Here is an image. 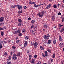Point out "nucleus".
Listing matches in <instances>:
<instances>
[{
    "instance_id": "16",
    "label": "nucleus",
    "mask_w": 64,
    "mask_h": 64,
    "mask_svg": "<svg viewBox=\"0 0 64 64\" xmlns=\"http://www.w3.org/2000/svg\"><path fill=\"white\" fill-rule=\"evenodd\" d=\"M16 5H15L13 6H12L11 7V8H12V9H13V8H15L16 7Z\"/></svg>"
},
{
    "instance_id": "24",
    "label": "nucleus",
    "mask_w": 64,
    "mask_h": 64,
    "mask_svg": "<svg viewBox=\"0 0 64 64\" xmlns=\"http://www.w3.org/2000/svg\"><path fill=\"white\" fill-rule=\"evenodd\" d=\"M3 34H4V32H1V34L2 36H3Z\"/></svg>"
},
{
    "instance_id": "3",
    "label": "nucleus",
    "mask_w": 64,
    "mask_h": 64,
    "mask_svg": "<svg viewBox=\"0 0 64 64\" xmlns=\"http://www.w3.org/2000/svg\"><path fill=\"white\" fill-rule=\"evenodd\" d=\"M49 37H50V35L48 34L47 35H45L44 36V38L46 39H48Z\"/></svg>"
},
{
    "instance_id": "32",
    "label": "nucleus",
    "mask_w": 64,
    "mask_h": 64,
    "mask_svg": "<svg viewBox=\"0 0 64 64\" xmlns=\"http://www.w3.org/2000/svg\"><path fill=\"white\" fill-rule=\"evenodd\" d=\"M47 51H48L49 53H50L51 52V50L50 49H48L47 50Z\"/></svg>"
},
{
    "instance_id": "40",
    "label": "nucleus",
    "mask_w": 64,
    "mask_h": 64,
    "mask_svg": "<svg viewBox=\"0 0 64 64\" xmlns=\"http://www.w3.org/2000/svg\"><path fill=\"white\" fill-rule=\"evenodd\" d=\"M2 41L0 42V45H2Z\"/></svg>"
},
{
    "instance_id": "51",
    "label": "nucleus",
    "mask_w": 64,
    "mask_h": 64,
    "mask_svg": "<svg viewBox=\"0 0 64 64\" xmlns=\"http://www.w3.org/2000/svg\"><path fill=\"white\" fill-rule=\"evenodd\" d=\"M50 61L51 62H53V59H52Z\"/></svg>"
},
{
    "instance_id": "35",
    "label": "nucleus",
    "mask_w": 64,
    "mask_h": 64,
    "mask_svg": "<svg viewBox=\"0 0 64 64\" xmlns=\"http://www.w3.org/2000/svg\"><path fill=\"white\" fill-rule=\"evenodd\" d=\"M34 26L32 25L31 26V27L32 28H34Z\"/></svg>"
},
{
    "instance_id": "2",
    "label": "nucleus",
    "mask_w": 64,
    "mask_h": 64,
    "mask_svg": "<svg viewBox=\"0 0 64 64\" xmlns=\"http://www.w3.org/2000/svg\"><path fill=\"white\" fill-rule=\"evenodd\" d=\"M44 53L45 55L43 53H42V57H45V56L46 57H47V56H48V54L47 53V51H46L44 52Z\"/></svg>"
},
{
    "instance_id": "62",
    "label": "nucleus",
    "mask_w": 64,
    "mask_h": 64,
    "mask_svg": "<svg viewBox=\"0 0 64 64\" xmlns=\"http://www.w3.org/2000/svg\"><path fill=\"white\" fill-rule=\"evenodd\" d=\"M16 38V39H18V38L17 37Z\"/></svg>"
},
{
    "instance_id": "11",
    "label": "nucleus",
    "mask_w": 64,
    "mask_h": 64,
    "mask_svg": "<svg viewBox=\"0 0 64 64\" xmlns=\"http://www.w3.org/2000/svg\"><path fill=\"white\" fill-rule=\"evenodd\" d=\"M56 43V40H54L53 42V44H55Z\"/></svg>"
},
{
    "instance_id": "27",
    "label": "nucleus",
    "mask_w": 64,
    "mask_h": 64,
    "mask_svg": "<svg viewBox=\"0 0 64 64\" xmlns=\"http://www.w3.org/2000/svg\"><path fill=\"white\" fill-rule=\"evenodd\" d=\"M12 49H15L16 48V47L14 46H13L12 47Z\"/></svg>"
},
{
    "instance_id": "44",
    "label": "nucleus",
    "mask_w": 64,
    "mask_h": 64,
    "mask_svg": "<svg viewBox=\"0 0 64 64\" xmlns=\"http://www.w3.org/2000/svg\"><path fill=\"white\" fill-rule=\"evenodd\" d=\"M24 9H27V8L26 7V6H25L24 7Z\"/></svg>"
},
{
    "instance_id": "13",
    "label": "nucleus",
    "mask_w": 64,
    "mask_h": 64,
    "mask_svg": "<svg viewBox=\"0 0 64 64\" xmlns=\"http://www.w3.org/2000/svg\"><path fill=\"white\" fill-rule=\"evenodd\" d=\"M26 32V30L25 29H23L22 30V33H25Z\"/></svg>"
},
{
    "instance_id": "10",
    "label": "nucleus",
    "mask_w": 64,
    "mask_h": 64,
    "mask_svg": "<svg viewBox=\"0 0 64 64\" xmlns=\"http://www.w3.org/2000/svg\"><path fill=\"white\" fill-rule=\"evenodd\" d=\"M4 18L3 17H1L0 18V22H2L3 21Z\"/></svg>"
},
{
    "instance_id": "25",
    "label": "nucleus",
    "mask_w": 64,
    "mask_h": 64,
    "mask_svg": "<svg viewBox=\"0 0 64 64\" xmlns=\"http://www.w3.org/2000/svg\"><path fill=\"white\" fill-rule=\"evenodd\" d=\"M51 41L50 40H48V44H50L51 43Z\"/></svg>"
},
{
    "instance_id": "41",
    "label": "nucleus",
    "mask_w": 64,
    "mask_h": 64,
    "mask_svg": "<svg viewBox=\"0 0 64 64\" xmlns=\"http://www.w3.org/2000/svg\"><path fill=\"white\" fill-rule=\"evenodd\" d=\"M19 36H22V34L21 33H20L19 34Z\"/></svg>"
},
{
    "instance_id": "48",
    "label": "nucleus",
    "mask_w": 64,
    "mask_h": 64,
    "mask_svg": "<svg viewBox=\"0 0 64 64\" xmlns=\"http://www.w3.org/2000/svg\"><path fill=\"white\" fill-rule=\"evenodd\" d=\"M29 3L30 4H32V2L31 1L29 2Z\"/></svg>"
},
{
    "instance_id": "54",
    "label": "nucleus",
    "mask_w": 64,
    "mask_h": 64,
    "mask_svg": "<svg viewBox=\"0 0 64 64\" xmlns=\"http://www.w3.org/2000/svg\"><path fill=\"white\" fill-rule=\"evenodd\" d=\"M6 26H4V29H6Z\"/></svg>"
},
{
    "instance_id": "37",
    "label": "nucleus",
    "mask_w": 64,
    "mask_h": 64,
    "mask_svg": "<svg viewBox=\"0 0 64 64\" xmlns=\"http://www.w3.org/2000/svg\"><path fill=\"white\" fill-rule=\"evenodd\" d=\"M12 63L10 62H8L7 64H11Z\"/></svg>"
},
{
    "instance_id": "60",
    "label": "nucleus",
    "mask_w": 64,
    "mask_h": 64,
    "mask_svg": "<svg viewBox=\"0 0 64 64\" xmlns=\"http://www.w3.org/2000/svg\"><path fill=\"white\" fill-rule=\"evenodd\" d=\"M4 43H6V44L7 43V42H4Z\"/></svg>"
},
{
    "instance_id": "49",
    "label": "nucleus",
    "mask_w": 64,
    "mask_h": 64,
    "mask_svg": "<svg viewBox=\"0 0 64 64\" xmlns=\"http://www.w3.org/2000/svg\"><path fill=\"white\" fill-rule=\"evenodd\" d=\"M37 55H35L34 56V58H37Z\"/></svg>"
},
{
    "instance_id": "36",
    "label": "nucleus",
    "mask_w": 64,
    "mask_h": 64,
    "mask_svg": "<svg viewBox=\"0 0 64 64\" xmlns=\"http://www.w3.org/2000/svg\"><path fill=\"white\" fill-rule=\"evenodd\" d=\"M28 43V42L26 41H25V42L24 43V44H27V43Z\"/></svg>"
},
{
    "instance_id": "26",
    "label": "nucleus",
    "mask_w": 64,
    "mask_h": 64,
    "mask_svg": "<svg viewBox=\"0 0 64 64\" xmlns=\"http://www.w3.org/2000/svg\"><path fill=\"white\" fill-rule=\"evenodd\" d=\"M54 8H57V6H56V5L54 4Z\"/></svg>"
},
{
    "instance_id": "18",
    "label": "nucleus",
    "mask_w": 64,
    "mask_h": 64,
    "mask_svg": "<svg viewBox=\"0 0 64 64\" xmlns=\"http://www.w3.org/2000/svg\"><path fill=\"white\" fill-rule=\"evenodd\" d=\"M63 31H64V28H62L61 30L60 31V32H63Z\"/></svg>"
},
{
    "instance_id": "63",
    "label": "nucleus",
    "mask_w": 64,
    "mask_h": 64,
    "mask_svg": "<svg viewBox=\"0 0 64 64\" xmlns=\"http://www.w3.org/2000/svg\"><path fill=\"white\" fill-rule=\"evenodd\" d=\"M21 45H22V44H19V46H21Z\"/></svg>"
},
{
    "instance_id": "8",
    "label": "nucleus",
    "mask_w": 64,
    "mask_h": 64,
    "mask_svg": "<svg viewBox=\"0 0 64 64\" xmlns=\"http://www.w3.org/2000/svg\"><path fill=\"white\" fill-rule=\"evenodd\" d=\"M59 38V41H61V42L62 41V37H61V36H60Z\"/></svg>"
},
{
    "instance_id": "6",
    "label": "nucleus",
    "mask_w": 64,
    "mask_h": 64,
    "mask_svg": "<svg viewBox=\"0 0 64 64\" xmlns=\"http://www.w3.org/2000/svg\"><path fill=\"white\" fill-rule=\"evenodd\" d=\"M32 45H34V46L36 47L35 48H37V46L38 45V44H37V42H36L34 43L33 42H32Z\"/></svg>"
},
{
    "instance_id": "15",
    "label": "nucleus",
    "mask_w": 64,
    "mask_h": 64,
    "mask_svg": "<svg viewBox=\"0 0 64 64\" xmlns=\"http://www.w3.org/2000/svg\"><path fill=\"white\" fill-rule=\"evenodd\" d=\"M35 23V20H33L31 21V23L32 24H34Z\"/></svg>"
},
{
    "instance_id": "56",
    "label": "nucleus",
    "mask_w": 64,
    "mask_h": 64,
    "mask_svg": "<svg viewBox=\"0 0 64 64\" xmlns=\"http://www.w3.org/2000/svg\"><path fill=\"white\" fill-rule=\"evenodd\" d=\"M28 19L29 20H31V18H29Z\"/></svg>"
},
{
    "instance_id": "21",
    "label": "nucleus",
    "mask_w": 64,
    "mask_h": 64,
    "mask_svg": "<svg viewBox=\"0 0 64 64\" xmlns=\"http://www.w3.org/2000/svg\"><path fill=\"white\" fill-rule=\"evenodd\" d=\"M55 57V54H53V55H52V58H54Z\"/></svg>"
},
{
    "instance_id": "39",
    "label": "nucleus",
    "mask_w": 64,
    "mask_h": 64,
    "mask_svg": "<svg viewBox=\"0 0 64 64\" xmlns=\"http://www.w3.org/2000/svg\"><path fill=\"white\" fill-rule=\"evenodd\" d=\"M58 14V15H61V13L60 12H59Z\"/></svg>"
},
{
    "instance_id": "47",
    "label": "nucleus",
    "mask_w": 64,
    "mask_h": 64,
    "mask_svg": "<svg viewBox=\"0 0 64 64\" xmlns=\"http://www.w3.org/2000/svg\"><path fill=\"white\" fill-rule=\"evenodd\" d=\"M7 54L5 52L4 53V55H7Z\"/></svg>"
},
{
    "instance_id": "31",
    "label": "nucleus",
    "mask_w": 64,
    "mask_h": 64,
    "mask_svg": "<svg viewBox=\"0 0 64 64\" xmlns=\"http://www.w3.org/2000/svg\"><path fill=\"white\" fill-rule=\"evenodd\" d=\"M42 63V62H41L40 61L39 62H38V63H37L36 64H41Z\"/></svg>"
},
{
    "instance_id": "9",
    "label": "nucleus",
    "mask_w": 64,
    "mask_h": 64,
    "mask_svg": "<svg viewBox=\"0 0 64 64\" xmlns=\"http://www.w3.org/2000/svg\"><path fill=\"white\" fill-rule=\"evenodd\" d=\"M50 7H51V4H49L46 7V8L48 9H49L50 8Z\"/></svg>"
},
{
    "instance_id": "58",
    "label": "nucleus",
    "mask_w": 64,
    "mask_h": 64,
    "mask_svg": "<svg viewBox=\"0 0 64 64\" xmlns=\"http://www.w3.org/2000/svg\"><path fill=\"white\" fill-rule=\"evenodd\" d=\"M60 6V4H58V7H59V6Z\"/></svg>"
},
{
    "instance_id": "57",
    "label": "nucleus",
    "mask_w": 64,
    "mask_h": 64,
    "mask_svg": "<svg viewBox=\"0 0 64 64\" xmlns=\"http://www.w3.org/2000/svg\"><path fill=\"white\" fill-rule=\"evenodd\" d=\"M54 19H55L52 18V21H54Z\"/></svg>"
},
{
    "instance_id": "12",
    "label": "nucleus",
    "mask_w": 64,
    "mask_h": 64,
    "mask_svg": "<svg viewBox=\"0 0 64 64\" xmlns=\"http://www.w3.org/2000/svg\"><path fill=\"white\" fill-rule=\"evenodd\" d=\"M22 10H21L20 11H18V14H21L22 13Z\"/></svg>"
},
{
    "instance_id": "33",
    "label": "nucleus",
    "mask_w": 64,
    "mask_h": 64,
    "mask_svg": "<svg viewBox=\"0 0 64 64\" xmlns=\"http://www.w3.org/2000/svg\"><path fill=\"white\" fill-rule=\"evenodd\" d=\"M20 55H21V54L19 53H18L17 54V56H20Z\"/></svg>"
},
{
    "instance_id": "43",
    "label": "nucleus",
    "mask_w": 64,
    "mask_h": 64,
    "mask_svg": "<svg viewBox=\"0 0 64 64\" xmlns=\"http://www.w3.org/2000/svg\"><path fill=\"white\" fill-rule=\"evenodd\" d=\"M28 56L30 58H31L32 57V56L30 54Z\"/></svg>"
},
{
    "instance_id": "28",
    "label": "nucleus",
    "mask_w": 64,
    "mask_h": 64,
    "mask_svg": "<svg viewBox=\"0 0 64 64\" xmlns=\"http://www.w3.org/2000/svg\"><path fill=\"white\" fill-rule=\"evenodd\" d=\"M24 47L27 46V44H24Z\"/></svg>"
},
{
    "instance_id": "22",
    "label": "nucleus",
    "mask_w": 64,
    "mask_h": 64,
    "mask_svg": "<svg viewBox=\"0 0 64 64\" xmlns=\"http://www.w3.org/2000/svg\"><path fill=\"white\" fill-rule=\"evenodd\" d=\"M28 38H29L27 36H26L25 37V39L26 40H27L28 39Z\"/></svg>"
},
{
    "instance_id": "23",
    "label": "nucleus",
    "mask_w": 64,
    "mask_h": 64,
    "mask_svg": "<svg viewBox=\"0 0 64 64\" xmlns=\"http://www.w3.org/2000/svg\"><path fill=\"white\" fill-rule=\"evenodd\" d=\"M44 28H47V27H48V26H47V24H45L44 25Z\"/></svg>"
},
{
    "instance_id": "14",
    "label": "nucleus",
    "mask_w": 64,
    "mask_h": 64,
    "mask_svg": "<svg viewBox=\"0 0 64 64\" xmlns=\"http://www.w3.org/2000/svg\"><path fill=\"white\" fill-rule=\"evenodd\" d=\"M23 25V24H22H22H21L20 23H18V26H20L21 25Z\"/></svg>"
},
{
    "instance_id": "4",
    "label": "nucleus",
    "mask_w": 64,
    "mask_h": 64,
    "mask_svg": "<svg viewBox=\"0 0 64 64\" xmlns=\"http://www.w3.org/2000/svg\"><path fill=\"white\" fill-rule=\"evenodd\" d=\"M16 6L19 10H22V6H20V5L17 4L16 5Z\"/></svg>"
},
{
    "instance_id": "30",
    "label": "nucleus",
    "mask_w": 64,
    "mask_h": 64,
    "mask_svg": "<svg viewBox=\"0 0 64 64\" xmlns=\"http://www.w3.org/2000/svg\"><path fill=\"white\" fill-rule=\"evenodd\" d=\"M34 60H34V59L33 60L32 59V62H31V63H34Z\"/></svg>"
},
{
    "instance_id": "5",
    "label": "nucleus",
    "mask_w": 64,
    "mask_h": 64,
    "mask_svg": "<svg viewBox=\"0 0 64 64\" xmlns=\"http://www.w3.org/2000/svg\"><path fill=\"white\" fill-rule=\"evenodd\" d=\"M16 56H17V55L14 54H13V56L12 57V59L14 60H16L17 59V58Z\"/></svg>"
},
{
    "instance_id": "20",
    "label": "nucleus",
    "mask_w": 64,
    "mask_h": 64,
    "mask_svg": "<svg viewBox=\"0 0 64 64\" xmlns=\"http://www.w3.org/2000/svg\"><path fill=\"white\" fill-rule=\"evenodd\" d=\"M40 48L41 49V50H44V48L42 46H40Z\"/></svg>"
},
{
    "instance_id": "42",
    "label": "nucleus",
    "mask_w": 64,
    "mask_h": 64,
    "mask_svg": "<svg viewBox=\"0 0 64 64\" xmlns=\"http://www.w3.org/2000/svg\"><path fill=\"white\" fill-rule=\"evenodd\" d=\"M59 26V27H62V26H63V25H61V24H60Z\"/></svg>"
},
{
    "instance_id": "53",
    "label": "nucleus",
    "mask_w": 64,
    "mask_h": 64,
    "mask_svg": "<svg viewBox=\"0 0 64 64\" xmlns=\"http://www.w3.org/2000/svg\"><path fill=\"white\" fill-rule=\"evenodd\" d=\"M32 4H34V5L35 4V2H32Z\"/></svg>"
},
{
    "instance_id": "59",
    "label": "nucleus",
    "mask_w": 64,
    "mask_h": 64,
    "mask_svg": "<svg viewBox=\"0 0 64 64\" xmlns=\"http://www.w3.org/2000/svg\"><path fill=\"white\" fill-rule=\"evenodd\" d=\"M46 30H45V29H43L42 30V31H44V32Z\"/></svg>"
},
{
    "instance_id": "34",
    "label": "nucleus",
    "mask_w": 64,
    "mask_h": 64,
    "mask_svg": "<svg viewBox=\"0 0 64 64\" xmlns=\"http://www.w3.org/2000/svg\"><path fill=\"white\" fill-rule=\"evenodd\" d=\"M17 32L18 33H20V30H18V31Z\"/></svg>"
},
{
    "instance_id": "55",
    "label": "nucleus",
    "mask_w": 64,
    "mask_h": 64,
    "mask_svg": "<svg viewBox=\"0 0 64 64\" xmlns=\"http://www.w3.org/2000/svg\"><path fill=\"white\" fill-rule=\"evenodd\" d=\"M52 18H53V19H55V17L54 16H52Z\"/></svg>"
},
{
    "instance_id": "29",
    "label": "nucleus",
    "mask_w": 64,
    "mask_h": 64,
    "mask_svg": "<svg viewBox=\"0 0 64 64\" xmlns=\"http://www.w3.org/2000/svg\"><path fill=\"white\" fill-rule=\"evenodd\" d=\"M16 43H17V44H18V43H19V40H16Z\"/></svg>"
},
{
    "instance_id": "52",
    "label": "nucleus",
    "mask_w": 64,
    "mask_h": 64,
    "mask_svg": "<svg viewBox=\"0 0 64 64\" xmlns=\"http://www.w3.org/2000/svg\"><path fill=\"white\" fill-rule=\"evenodd\" d=\"M30 31L32 33H33V32H34V31L33 30H31Z\"/></svg>"
},
{
    "instance_id": "19",
    "label": "nucleus",
    "mask_w": 64,
    "mask_h": 64,
    "mask_svg": "<svg viewBox=\"0 0 64 64\" xmlns=\"http://www.w3.org/2000/svg\"><path fill=\"white\" fill-rule=\"evenodd\" d=\"M18 21L21 23L22 22V20L21 19H18Z\"/></svg>"
},
{
    "instance_id": "7",
    "label": "nucleus",
    "mask_w": 64,
    "mask_h": 64,
    "mask_svg": "<svg viewBox=\"0 0 64 64\" xmlns=\"http://www.w3.org/2000/svg\"><path fill=\"white\" fill-rule=\"evenodd\" d=\"M62 46H63V44L62 43H61L59 45V47L60 48H61L62 47Z\"/></svg>"
},
{
    "instance_id": "38",
    "label": "nucleus",
    "mask_w": 64,
    "mask_h": 64,
    "mask_svg": "<svg viewBox=\"0 0 64 64\" xmlns=\"http://www.w3.org/2000/svg\"><path fill=\"white\" fill-rule=\"evenodd\" d=\"M40 6H41V5L39 4V5H37L36 7H40Z\"/></svg>"
},
{
    "instance_id": "61",
    "label": "nucleus",
    "mask_w": 64,
    "mask_h": 64,
    "mask_svg": "<svg viewBox=\"0 0 64 64\" xmlns=\"http://www.w3.org/2000/svg\"><path fill=\"white\" fill-rule=\"evenodd\" d=\"M64 22V20L62 19V22Z\"/></svg>"
},
{
    "instance_id": "50",
    "label": "nucleus",
    "mask_w": 64,
    "mask_h": 64,
    "mask_svg": "<svg viewBox=\"0 0 64 64\" xmlns=\"http://www.w3.org/2000/svg\"><path fill=\"white\" fill-rule=\"evenodd\" d=\"M3 29V28H0V30H2Z\"/></svg>"
},
{
    "instance_id": "46",
    "label": "nucleus",
    "mask_w": 64,
    "mask_h": 64,
    "mask_svg": "<svg viewBox=\"0 0 64 64\" xmlns=\"http://www.w3.org/2000/svg\"><path fill=\"white\" fill-rule=\"evenodd\" d=\"M2 46L0 45V49H1V48H2Z\"/></svg>"
},
{
    "instance_id": "17",
    "label": "nucleus",
    "mask_w": 64,
    "mask_h": 64,
    "mask_svg": "<svg viewBox=\"0 0 64 64\" xmlns=\"http://www.w3.org/2000/svg\"><path fill=\"white\" fill-rule=\"evenodd\" d=\"M11 59V56H9L8 59V60H10Z\"/></svg>"
},
{
    "instance_id": "64",
    "label": "nucleus",
    "mask_w": 64,
    "mask_h": 64,
    "mask_svg": "<svg viewBox=\"0 0 64 64\" xmlns=\"http://www.w3.org/2000/svg\"><path fill=\"white\" fill-rule=\"evenodd\" d=\"M62 2H63V3H64V0Z\"/></svg>"
},
{
    "instance_id": "45",
    "label": "nucleus",
    "mask_w": 64,
    "mask_h": 64,
    "mask_svg": "<svg viewBox=\"0 0 64 64\" xmlns=\"http://www.w3.org/2000/svg\"><path fill=\"white\" fill-rule=\"evenodd\" d=\"M34 6L36 8L37 7V5H36V4H35L34 5Z\"/></svg>"
},
{
    "instance_id": "1",
    "label": "nucleus",
    "mask_w": 64,
    "mask_h": 64,
    "mask_svg": "<svg viewBox=\"0 0 64 64\" xmlns=\"http://www.w3.org/2000/svg\"><path fill=\"white\" fill-rule=\"evenodd\" d=\"M44 13H45L44 11H42L41 12L39 13L38 14V16L42 18V17H43V16L44 15Z\"/></svg>"
}]
</instances>
